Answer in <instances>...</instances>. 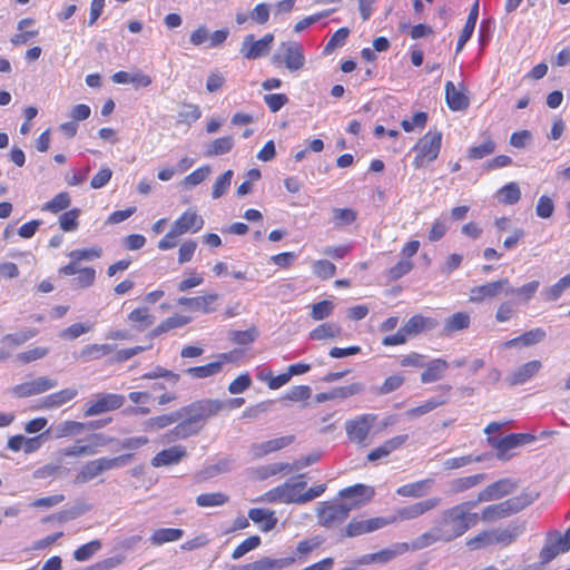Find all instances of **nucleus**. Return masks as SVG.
I'll use <instances>...</instances> for the list:
<instances>
[{"mask_svg":"<svg viewBox=\"0 0 570 570\" xmlns=\"http://www.w3.org/2000/svg\"><path fill=\"white\" fill-rule=\"evenodd\" d=\"M475 502L463 501L444 509L433 527L412 541V550H423L436 543H450L478 525Z\"/></svg>","mask_w":570,"mask_h":570,"instance_id":"nucleus-1","label":"nucleus"},{"mask_svg":"<svg viewBox=\"0 0 570 570\" xmlns=\"http://www.w3.org/2000/svg\"><path fill=\"white\" fill-rule=\"evenodd\" d=\"M205 401H193L180 409L170 413L160 414L149 420L153 429H165L177 422V424L168 431L166 436L169 441L185 440L199 434L204 429L203 413L206 411L207 403Z\"/></svg>","mask_w":570,"mask_h":570,"instance_id":"nucleus-2","label":"nucleus"},{"mask_svg":"<svg viewBox=\"0 0 570 570\" xmlns=\"http://www.w3.org/2000/svg\"><path fill=\"white\" fill-rule=\"evenodd\" d=\"M538 498V493L522 492L519 495L512 497L508 500L488 504L481 512H478V524L482 521L484 523L497 522L515 514L530 505Z\"/></svg>","mask_w":570,"mask_h":570,"instance_id":"nucleus-3","label":"nucleus"},{"mask_svg":"<svg viewBox=\"0 0 570 570\" xmlns=\"http://www.w3.org/2000/svg\"><path fill=\"white\" fill-rule=\"evenodd\" d=\"M443 135L438 129H429L412 147L414 153L412 166L415 169L425 168L439 158Z\"/></svg>","mask_w":570,"mask_h":570,"instance_id":"nucleus-4","label":"nucleus"},{"mask_svg":"<svg viewBox=\"0 0 570 570\" xmlns=\"http://www.w3.org/2000/svg\"><path fill=\"white\" fill-rule=\"evenodd\" d=\"M439 325L434 317L414 314L411 316L395 334L383 337L384 346H397L406 343L409 338L420 335L424 332L433 331Z\"/></svg>","mask_w":570,"mask_h":570,"instance_id":"nucleus-5","label":"nucleus"},{"mask_svg":"<svg viewBox=\"0 0 570 570\" xmlns=\"http://www.w3.org/2000/svg\"><path fill=\"white\" fill-rule=\"evenodd\" d=\"M306 482L297 481V482H284L271 490L266 491L257 499L255 502L261 503H296L297 504V492H301L305 489Z\"/></svg>","mask_w":570,"mask_h":570,"instance_id":"nucleus-6","label":"nucleus"},{"mask_svg":"<svg viewBox=\"0 0 570 570\" xmlns=\"http://www.w3.org/2000/svg\"><path fill=\"white\" fill-rule=\"evenodd\" d=\"M351 507L345 504L321 502L316 509L317 523L325 529L342 525L348 518Z\"/></svg>","mask_w":570,"mask_h":570,"instance_id":"nucleus-7","label":"nucleus"},{"mask_svg":"<svg viewBox=\"0 0 570 570\" xmlns=\"http://www.w3.org/2000/svg\"><path fill=\"white\" fill-rule=\"evenodd\" d=\"M376 420L377 415L373 413L361 414L347 420L344 425L347 439L352 443L366 445V441Z\"/></svg>","mask_w":570,"mask_h":570,"instance_id":"nucleus-8","label":"nucleus"},{"mask_svg":"<svg viewBox=\"0 0 570 570\" xmlns=\"http://www.w3.org/2000/svg\"><path fill=\"white\" fill-rule=\"evenodd\" d=\"M441 499L438 497L414 502L412 504L396 509L394 515L386 518V521H389V524H392L401 521L414 520L432 511L439 507Z\"/></svg>","mask_w":570,"mask_h":570,"instance_id":"nucleus-9","label":"nucleus"},{"mask_svg":"<svg viewBox=\"0 0 570 570\" xmlns=\"http://www.w3.org/2000/svg\"><path fill=\"white\" fill-rule=\"evenodd\" d=\"M126 397L117 393H98L88 403L85 416H96L124 406Z\"/></svg>","mask_w":570,"mask_h":570,"instance_id":"nucleus-10","label":"nucleus"},{"mask_svg":"<svg viewBox=\"0 0 570 570\" xmlns=\"http://www.w3.org/2000/svg\"><path fill=\"white\" fill-rule=\"evenodd\" d=\"M517 488L518 483L514 480L503 478L487 485L478 493L476 499L471 501L475 502V507L481 502L498 501L513 493Z\"/></svg>","mask_w":570,"mask_h":570,"instance_id":"nucleus-11","label":"nucleus"},{"mask_svg":"<svg viewBox=\"0 0 570 570\" xmlns=\"http://www.w3.org/2000/svg\"><path fill=\"white\" fill-rule=\"evenodd\" d=\"M570 550V528H568L564 534L558 531L549 532L547 535L546 543L540 551V559L547 563L554 559L560 553H564Z\"/></svg>","mask_w":570,"mask_h":570,"instance_id":"nucleus-12","label":"nucleus"},{"mask_svg":"<svg viewBox=\"0 0 570 570\" xmlns=\"http://www.w3.org/2000/svg\"><path fill=\"white\" fill-rule=\"evenodd\" d=\"M534 439L535 436L529 433H511L501 439H489V442L497 450L498 459L507 461L511 458L512 449L531 443Z\"/></svg>","mask_w":570,"mask_h":570,"instance_id":"nucleus-13","label":"nucleus"},{"mask_svg":"<svg viewBox=\"0 0 570 570\" xmlns=\"http://www.w3.org/2000/svg\"><path fill=\"white\" fill-rule=\"evenodd\" d=\"M509 287V278H500L493 282H487L482 285L474 286L470 289L469 302L474 304L483 303L484 301L499 297L501 294L505 295V289Z\"/></svg>","mask_w":570,"mask_h":570,"instance_id":"nucleus-14","label":"nucleus"},{"mask_svg":"<svg viewBox=\"0 0 570 570\" xmlns=\"http://www.w3.org/2000/svg\"><path fill=\"white\" fill-rule=\"evenodd\" d=\"M273 41L274 36L272 33H266L258 40L250 33L244 37L239 52L245 59L255 60L268 55Z\"/></svg>","mask_w":570,"mask_h":570,"instance_id":"nucleus-15","label":"nucleus"},{"mask_svg":"<svg viewBox=\"0 0 570 570\" xmlns=\"http://www.w3.org/2000/svg\"><path fill=\"white\" fill-rule=\"evenodd\" d=\"M119 463L118 458H98L91 461H88L86 464L81 466L78 471L75 482L78 484L87 483L92 479L100 475L102 472L111 470L117 466Z\"/></svg>","mask_w":570,"mask_h":570,"instance_id":"nucleus-16","label":"nucleus"},{"mask_svg":"<svg viewBox=\"0 0 570 570\" xmlns=\"http://www.w3.org/2000/svg\"><path fill=\"white\" fill-rule=\"evenodd\" d=\"M412 550V542H397L390 548H384L377 552L367 553L357 559V564L368 566L374 563H389L396 557Z\"/></svg>","mask_w":570,"mask_h":570,"instance_id":"nucleus-17","label":"nucleus"},{"mask_svg":"<svg viewBox=\"0 0 570 570\" xmlns=\"http://www.w3.org/2000/svg\"><path fill=\"white\" fill-rule=\"evenodd\" d=\"M296 441L295 434H286L283 436L269 439L263 442L253 443L249 446V453L253 459L259 460L272 453L282 451L291 446Z\"/></svg>","mask_w":570,"mask_h":570,"instance_id":"nucleus-18","label":"nucleus"},{"mask_svg":"<svg viewBox=\"0 0 570 570\" xmlns=\"http://www.w3.org/2000/svg\"><path fill=\"white\" fill-rule=\"evenodd\" d=\"M386 525H389V521H386L384 517H375L366 520L352 518L344 529V537H360L380 530Z\"/></svg>","mask_w":570,"mask_h":570,"instance_id":"nucleus-19","label":"nucleus"},{"mask_svg":"<svg viewBox=\"0 0 570 570\" xmlns=\"http://www.w3.org/2000/svg\"><path fill=\"white\" fill-rule=\"evenodd\" d=\"M204 224L205 220L203 216L199 215L196 209L188 208L176 218L173 226L178 233L185 235L198 233L203 229Z\"/></svg>","mask_w":570,"mask_h":570,"instance_id":"nucleus-20","label":"nucleus"},{"mask_svg":"<svg viewBox=\"0 0 570 570\" xmlns=\"http://www.w3.org/2000/svg\"><path fill=\"white\" fill-rule=\"evenodd\" d=\"M324 542L325 538L321 534L305 538L297 542L293 554L285 559H292L293 564L295 562H305L315 551L322 548Z\"/></svg>","mask_w":570,"mask_h":570,"instance_id":"nucleus-21","label":"nucleus"},{"mask_svg":"<svg viewBox=\"0 0 570 570\" xmlns=\"http://www.w3.org/2000/svg\"><path fill=\"white\" fill-rule=\"evenodd\" d=\"M198 401H205L204 403H207L206 405H204L206 407V411L202 412L204 417V426L206 425L208 420H210L214 416H217L224 410L238 409L245 404L244 397H233L227 401H222L218 399H199Z\"/></svg>","mask_w":570,"mask_h":570,"instance_id":"nucleus-22","label":"nucleus"},{"mask_svg":"<svg viewBox=\"0 0 570 570\" xmlns=\"http://www.w3.org/2000/svg\"><path fill=\"white\" fill-rule=\"evenodd\" d=\"M523 522H511L503 528L491 530L492 543L508 547L512 544L523 533Z\"/></svg>","mask_w":570,"mask_h":570,"instance_id":"nucleus-23","label":"nucleus"},{"mask_svg":"<svg viewBox=\"0 0 570 570\" xmlns=\"http://www.w3.org/2000/svg\"><path fill=\"white\" fill-rule=\"evenodd\" d=\"M542 370V362L532 360L521 364L509 375L510 385H522L533 379Z\"/></svg>","mask_w":570,"mask_h":570,"instance_id":"nucleus-24","label":"nucleus"},{"mask_svg":"<svg viewBox=\"0 0 570 570\" xmlns=\"http://www.w3.org/2000/svg\"><path fill=\"white\" fill-rule=\"evenodd\" d=\"M57 385L55 380L48 377H38L30 382H24L14 387V394L19 397H28L40 394L53 389Z\"/></svg>","mask_w":570,"mask_h":570,"instance_id":"nucleus-25","label":"nucleus"},{"mask_svg":"<svg viewBox=\"0 0 570 570\" xmlns=\"http://www.w3.org/2000/svg\"><path fill=\"white\" fill-rule=\"evenodd\" d=\"M407 439V434H400L384 441L381 445L376 446L367 453V461L375 462L387 458L392 452L401 449L406 443Z\"/></svg>","mask_w":570,"mask_h":570,"instance_id":"nucleus-26","label":"nucleus"},{"mask_svg":"<svg viewBox=\"0 0 570 570\" xmlns=\"http://www.w3.org/2000/svg\"><path fill=\"white\" fill-rule=\"evenodd\" d=\"M248 519L256 524L262 532L274 530L278 522L275 511L265 508L249 509Z\"/></svg>","mask_w":570,"mask_h":570,"instance_id":"nucleus-27","label":"nucleus"},{"mask_svg":"<svg viewBox=\"0 0 570 570\" xmlns=\"http://www.w3.org/2000/svg\"><path fill=\"white\" fill-rule=\"evenodd\" d=\"M187 455L186 448L184 445H173L168 449L159 451L153 459L151 465L160 468L165 465H173L179 463Z\"/></svg>","mask_w":570,"mask_h":570,"instance_id":"nucleus-28","label":"nucleus"},{"mask_svg":"<svg viewBox=\"0 0 570 570\" xmlns=\"http://www.w3.org/2000/svg\"><path fill=\"white\" fill-rule=\"evenodd\" d=\"M283 62L292 72L302 69L305 65V56L302 45L298 42L284 45Z\"/></svg>","mask_w":570,"mask_h":570,"instance_id":"nucleus-29","label":"nucleus"},{"mask_svg":"<svg viewBox=\"0 0 570 570\" xmlns=\"http://www.w3.org/2000/svg\"><path fill=\"white\" fill-rule=\"evenodd\" d=\"M35 24L36 20L32 18L21 19L17 24L18 32L11 37L10 42L13 46H21L37 38L39 35V29L33 28Z\"/></svg>","mask_w":570,"mask_h":570,"instance_id":"nucleus-30","label":"nucleus"},{"mask_svg":"<svg viewBox=\"0 0 570 570\" xmlns=\"http://www.w3.org/2000/svg\"><path fill=\"white\" fill-rule=\"evenodd\" d=\"M341 498L354 499V507L363 505L370 502L374 495V490L364 484H354L340 491Z\"/></svg>","mask_w":570,"mask_h":570,"instance_id":"nucleus-31","label":"nucleus"},{"mask_svg":"<svg viewBox=\"0 0 570 570\" xmlns=\"http://www.w3.org/2000/svg\"><path fill=\"white\" fill-rule=\"evenodd\" d=\"M218 295L213 294H206L202 296H195V297H180L178 298V304L181 306H188L194 311H200L203 313H212L215 311V307L213 306L215 302L217 301Z\"/></svg>","mask_w":570,"mask_h":570,"instance_id":"nucleus-32","label":"nucleus"},{"mask_svg":"<svg viewBox=\"0 0 570 570\" xmlns=\"http://www.w3.org/2000/svg\"><path fill=\"white\" fill-rule=\"evenodd\" d=\"M444 89L446 105L452 111L465 110L469 107V98L464 92L458 90L452 81H446Z\"/></svg>","mask_w":570,"mask_h":570,"instance_id":"nucleus-33","label":"nucleus"},{"mask_svg":"<svg viewBox=\"0 0 570 570\" xmlns=\"http://www.w3.org/2000/svg\"><path fill=\"white\" fill-rule=\"evenodd\" d=\"M546 337V332L538 327L530 331L524 332L523 334L513 337L511 340L505 341L502 346L504 348H511L514 346H531L540 343Z\"/></svg>","mask_w":570,"mask_h":570,"instance_id":"nucleus-34","label":"nucleus"},{"mask_svg":"<svg viewBox=\"0 0 570 570\" xmlns=\"http://www.w3.org/2000/svg\"><path fill=\"white\" fill-rule=\"evenodd\" d=\"M433 482V479H423L406 483L396 489V494L403 498H422L428 494Z\"/></svg>","mask_w":570,"mask_h":570,"instance_id":"nucleus-35","label":"nucleus"},{"mask_svg":"<svg viewBox=\"0 0 570 570\" xmlns=\"http://www.w3.org/2000/svg\"><path fill=\"white\" fill-rule=\"evenodd\" d=\"M191 322V317L183 315V314H174L166 320L161 321L157 326H155L150 333L149 337L155 338L158 337L171 330L183 327Z\"/></svg>","mask_w":570,"mask_h":570,"instance_id":"nucleus-36","label":"nucleus"},{"mask_svg":"<svg viewBox=\"0 0 570 570\" xmlns=\"http://www.w3.org/2000/svg\"><path fill=\"white\" fill-rule=\"evenodd\" d=\"M293 564L292 559H273L268 557L261 558L240 567V570H282Z\"/></svg>","mask_w":570,"mask_h":570,"instance_id":"nucleus-37","label":"nucleus"},{"mask_svg":"<svg viewBox=\"0 0 570 570\" xmlns=\"http://www.w3.org/2000/svg\"><path fill=\"white\" fill-rule=\"evenodd\" d=\"M128 322L137 331H145L154 325L155 316L146 306H138L128 314Z\"/></svg>","mask_w":570,"mask_h":570,"instance_id":"nucleus-38","label":"nucleus"},{"mask_svg":"<svg viewBox=\"0 0 570 570\" xmlns=\"http://www.w3.org/2000/svg\"><path fill=\"white\" fill-rule=\"evenodd\" d=\"M449 368V363L443 358H433L421 373L422 383H433L441 380Z\"/></svg>","mask_w":570,"mask_h":570,"instance_id":"nucleus-39","label":"nucleus"},{"mask_svg":"<svg viewBox=\"0 0 570 570\" xmlns=\"http://www.w3.org/2000/svg\"><path fill=\"white\" fill-rule=\"evenodd\" d=\"M77 394H78V391L73 387L62 389L58 392L47 395L41 401V407H43V409L60 407L63 404L71 401L72 399H75L77 396Z\"/></svg>","mask_w":570,"mask_h":570,"instance_id":"nucleus-40","label":"nucleus"},{"mask_svg":"<svg viewBox=\"0 0 570 570\" xmlns=\"http://www.w3.org/2000/svg\"><path fill=\"white\" fill-rule=\"evenodd\" d=\"M487 480V474L478 473L473 475L460 476L450 482V490L454 494L466 492Z\"/></svg>","mask_w":570,"mask_h":570,"instance_id":"nucleus-41","label":"nucleus"},{"mask_svg":"<svg viewBox=\"0 0 570 570\" xmlns=\"http://www.w3.org/2000/svg\"><path fill=\"white\" fill-rule=\"evenodd\" d=\"M128 399L137 406L131 410L136 415H148L151 412L153 396L147 391L130 392Z\"/></svg>","mask_w":570,"mask_h":570,"instance_id":"nucleus-42","label":"nucleus"},{"mask_svg":"<svg viewBox=\"0 0 570 570\" xmlns=\"http://www.w3.org/2000/svg\"><path fill=\"white\" fill-rule=\"evenodd\" d=\"M342 334V327L337 323H322L309 332V338L314 341H324L336 338Z\"/></svg>","mask_w":570,"mask_h":570,"instance_id":"nucleus-43","label":"nucleus"},{"mask_svg":"<svg viewBox=\"0 0 570 570\" xmlns=\"http://www.w3.org/2000/svg\"><path fill=\"white\" fill-rule=\"evenodd\" d=\"M471 317L466 312H456L448 317L443 325V331L446 335L465 330L470 326Z\"/></svg>","mask_w":570,"mask_h":570,"instance_id":"nucleus-44","label":"nucleus"},{"mask_svg":"<svg viewBox=\"0 0 570 570\" xmlns=\"http://www.w3.org/2000/svg\"><path fill=\"white\" fill-rule=\"evenodd\" d=\"M184 531L176 528H161L155 530L150 535V542L154 546H161L167 542H174L181 539Z\"/></svg>","mask_w":570,"mask_h":570,"instance_id":"nucleus-45","label":"nucleus"},{"mask_svg":"<svg viewBox=\"0 0 570 570\" xmlns=\"http://www.w3.org/2000/svg\"><path fill=\"white\" fill-rule=\"evenodd\" d=\"M497 198L503 205L517 204L521 198V190L519 185L514 181L503 185L497 191Z\"/></svg>","mask_w":570,"mask_h":570,"instance_id":"nucleus-46","label":"nucleus"},{"mask_svg":"<svg viewBox=\"0 0 570 570\" xmlns=\"http://www.w3.org/2000/svg\"><path fill=\"white\" fill-rule=\"evenodd\" d=\"M71 204V197L68 191H60L51 200L45 203L41 207L42 212L58 214L66 210Z\"/></svg>","mask_w":570,"mask_h":570,"instance_id":"nucleus-47","label":"nucleus"},{"mask_svg":"<svg viewBox=\"0 0 570 570\" xmlns=\"http://www.w3.org/2000/svg\"><path fill=\"white\" fill-rule=\"evenodd\" d=\"M111 351L112 348L108 344H89L80 350L78 357L88 362L108 355Z\"/></svg>","mask_w":570,"mask_h":570,"instance_id":"nucleus-48","label":"nucleus"},{"mask_svg":"<svg viewBox=\"0 0 570 570\" xmlns=\"http://www.w3.org/2000/svg\"><path fill=\"white\" fill-rule=\"evenodd\" d=\"M222 372L220 363L216 361L207 363L205 365L193 366L187 368L186 373L193 379H207L215 376Z\"/></svg>","mask_w":570,"mask_h":570,"instance_id":"nucleus-49","label":"nucleus"},{"mask_svg":"<svg viewBox=\"0 0 570 570\" xmlns=\"http://www.w3.org/2000/svg\"><path fill=\"white\" fill-rule=\"evenodd\" d=\"M495 147V141L491 137H488L482 144L470 147L466 151V156L470 160H479L492 155Z\"/></svg>","mask_w":570,"mask_h":570,"instance_id":"nucleus-50","label":"nucleus"},{"mask_svg":"<svg viewBox=\"0 0 570 570\" xmlns=\"http://www.w3.org/2000/svg\"><path fill=\"white\" fill-rule=\"evenodd\" d=\"M229 497L223 492L202 493L196 498V504L200 508H213L226 504Z\"/></svg>","mask_w":570,"mask_h":570,"instance_id":"nucleus-51","label":"nucleus"},{"mask_svg":"<svg viewBox=\"0 0 570 570\" xmlns=\"http://www.w3.org/2000/svg\"><path fill=\"white\" fill-rule=\"evenodd\" d=\"M94 324L89 322L73 323L59 333V337L66 341H73L83 334L91 332Z\"/></svg>","mask_w":570,"mask_h":570,"instance_id":"nucleus-52","label":"nucleus"},{"mask_svg":"<svg viewBox=\"0 0 570 570\" xmlns=\"http://www.w3.org/2000/svg\"><path fill=\"white\" fill-rule=\"evenodd\" d=\"M540 283L538 281L529 282L520 287H513L509 283V287L505 289V296L509 295H518L521 301L528 302L530 301L539 288Z\"/></svg>","mask_w":570,"mask_h":570,"instance_id":"nucleus-53","label":"nucleus"},{"mask_svg":"<svg viewBox=\"0 0 570 570\" xmlns=\"http://www.w3.org/2000/svg\"><path fill=\"white\" fill-rule=\"evenodd\" d=\"M518 313V302L513 299L503 301L499 304L495 312V321L505 323L511 321Z\"/></svg>","mask_w":570,"mask_h":570,"instance_id":"nucleus-54","label":"nucleus"},{"mask_svg":"<svg viewBox=\"0 0 570 570\" xmlns=\"http://www.w3.org/2000/svg\"><path fill=\"white\" fill-rule=\"evenodd\" d=\"M234 146V139L232 136H225L215 139L207 148L206 156H219L227 154L232 150Z\"/></svg>","mask_w":570,"mask_h":570,"instance_id":"nucleus-55","label":"nucleus"},{"mask_svg":"<svg viewBox=\"0 0 570 570\" xmlns=\"http://www.w3.org/2000/svg\"><path fill=\"white\" fill-rule=\"evenodd\" d=\"M446 403V400H438V399H429L428 401H425L423 404L419 405V406H414V407H411L409 409L405 414L407 417H411V419H416V417H420L422 415H425L428 413H430L431 411H433L434 409L441 406V405H444Z\"/></svg>","mask_w":570,"mask_h":570,"instance_id":"nucleus-56","label":"nucleus"},{"mask_svg":"<svg viewBox=\"0 0 570 570\" xmlns=\"http://www.w3.org/2000/svg\"><path fill=\"white\" fill-rule=\"evenodd\" d=\"M465 546L471 551H476L493 546L491 530H482L475 535L470 537L465 541Z\"/></svg>","mask_w":570,"mask_h":570,"instance_id":"nucleus-57","label":"nucleus"},{"mask_svg":"<svg viewBox=\"0 0 570 570\" xmlns=\"http://www.w3.org/2000/svg\"><path fill=\"white\" fill-rule=\"evenodd\" d=\"M80 216L79 208H71L59 216V226L63 232H75L79 222L78 218Z\"/></svg>","mask_w":570,"mask_h":570,"instance_id":"nucleus-58","label":"nucleus"},{"mask_svg":"<svg viewBox=\"0 0 570 570\" xmlns=\"http://www.w3.org/2000/svg\"><path fill=\"white\" fill-rule=\"evenodd\" d=\"M262 543L261 537L257 534L250 535L243 540L232 552V558L234 560L240 559L247 552L255 550Z\"/></svg>","mask_w":570,"mask_h":570,"instance_id":"nucleus-59","label":"nucleus"},{"mask_svg":"<svg viewBox=\"0 0 570 570\" xmlns=\"http://www.w3.org/2000/svg\"><path fill=\"white\" fill-rule=\"evenodd\" d=\"M568 288H570V274L561 277L556 284L546 289V299L557 301Z\"/></svg>","mask_w":570,"mask_h":570,"instance_id":"nucleus-60","label":"nucleus"},{"mask_svg":"<svg viewBox=\"0 0 570 570\" xmlns=\"http://www.w3.org/2000/svg\"><path fill=\"white\" fill-rule=\"evenodd\" d=\"M313 273L321 279H330L336 273V266L326 259H318L313 263Z\"/></svg>","mask_w":570,"mask_h":570,"instance_id":"nucleus-61","label":"nucleus"},{"mask_svg":"<svg viewBox=\"0 0 570 570\" xmlns=\"http://www.w3.org/2000/svg\"><path fill=\"white\" fill-rule=\"evenodd\" d=\"M197 242L194 239H186L179 244L177 262L183 265L189 263L197 249Z\"/></svg>","mask_w":570,"mask_h":570,"instance_id":"nucleus-62","label":"nucleus"},{"mask_svg":"<svg viewBox=\"0 0 570 570\" xmlns=\"http://www.w3.org/2000/svg\"><path fill=\"white\" fill-rule=\"evenodd\" d=\"M333 311H334L333 302H331L328 299H323V301L312 305L309 315L314 321H322V320L328 317L333 313Z\"/></svg>","mask_w":570,"mask_h":570,"instance_id":"nucleus-63","label":"nucleus"},{"mask_svg":"<svg viewBox=\"0 0 570 570\" xmlns=\"http://www.w3.org/2000/svg\"><path fill=\"white\" fill-rule=\"evenodd\" d=\"M100 548L101 542L99 540H92L77 548L73 551V558L77 561H86L90 559Z\"/></svg>","mask_w":570,"mask_h":570,"instance_id":"nucleus-64","label":"nucleus"}]
</instances>
